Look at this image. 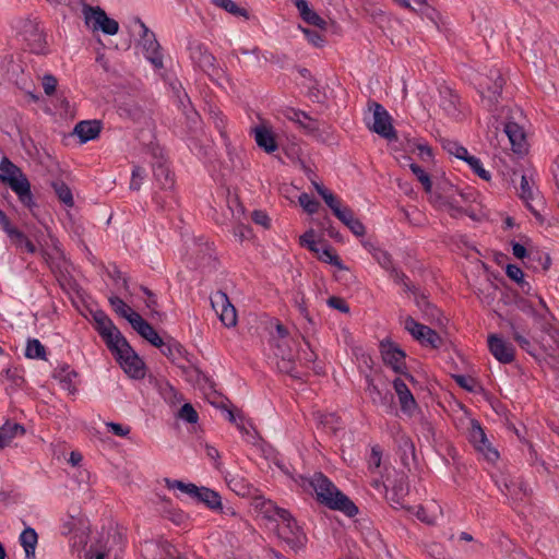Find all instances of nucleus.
<instances>
[{"label":"nucleus","mask_w":559,"mask_h":559,"mask_svg":"<svg viewBox=\"0 0 559 559\" xmlns=\"http://www.w3.org/2000/svg\"><path fill=\"white\" fill-rule=\"evenodd\" d=\"M477 198V192L474 189L459 188L443 180L438 183L429 200L437 209L445 211L452 216H459L468 213Z\"/></svg>","instance_id":"obj_1"},{"label":"nucleus","mask_w":559,"mask_h":559,"mask_svg":"<svg viewBox=\"0 0 559 559\" xmlns=\"http://www.w3.org/2000/svg\"><path fill=\"white\" fill-rule=\"evenodd\" d=\"M302 486L312 489L318 501L332 510L341 511L347 516H355L358 513L357 507L349 498L321 473H316L310 478L304 479Z\"/></svg>","instance_id":"obj_2"},{"label":"nucleus","mask_w":559,"mask_h":559,"mask_svg":"<svg viewBox=\"0 0 559 559\" xmlns=\"http://www.w3.org/2000/svg\"><path fill=\"white\" fill-rule=\"evenodd\" d=\"M0 180L12 189L25 206L32 209L35 205L28 179L17 166L5 157L0 162Z\"/></svg>","instance_id":"obj_3"},{"label":"nucleus","mask_w":559,"mask_h":559,"mask_svg":"<svg viewBox=\"0 0 559 559\" xmlns=\"http://www.w3.org/2000/svg\"><path fill=\"white\" fill-rule=\"evenodd\" d=\"M271 342L273 354L280 359L278 369L283 372H292L293 361L299 355L296 338L292 337L282 324H277Z\"/></svg>","instance_id":"obj_4"},{"label":"nucleus","mask_w":559,"mask_h":559,"mask_svg":"<svg viewBox=\"0 0 559 559\" xmlns=\"http://www.w3.org/2000/svg\"><path fill=\"white\" fill-rule=\"evenodd\" d=\"M115 355L119 366L132 379L145 377V364L142 358L132 349L126 338L118 341L109 348Z\"/></svg>","instance_id":"obj_5"},{"label":"nucleus","mask_w":559,"mask_h":559,"mask_svg":"<svg viewBox=\"0 0 559 559\" xmlns=\"http://www.w3.org/2000/svg\"><path fill=\"white\" fill-rule=\"evenodd\" d=\"M82 15L87 28L93 32H103L106 35H116L119 32V24L109 17L100 7H92L84 3Z\"/></svg>","instance_id":"obj_6"},{"label":"nucleus","mask_w":559,"mask_h":559,"mask_svg":"<svg viewBox=\"0 0 559 559\" xmlns=\"http://www.w3.org/2000/svg\"><path fill=\"white\" fill-rule=\"evenodd\" d=\"M277 535L293 549L301 548L306 543V535L297 525L290 514L285 511L277 521Z\"/></svg>","instance_id":"obj_7"},{"label":"nucleus","mask_w":559,"mask_h":559,"mask_svg":"<svg viewBox=\"0 0 559 559\" xmlns=\"http://www.w3.org/2000/svg\"><path fill=\"white\" fill-rule=\"evenodd\" d=\"M468 440L476 450L487 462L495 463L499 459V452L487 438L485 431L476 420H471L468 428Z\"/></svg>","instance_id":"obj_8"},{"label":"nucleus","mask_w":559,"mask_h":559,"mask_svg":"<svg viewBox=\"0 0 559 559\" xmlns=\"http://www.w3.org/2000/svg\"><path fill=\"white\" fill-rule=\"evenodd\" d=\"M404 329L423 346L437 348L441 344V337L436 331L406 316L403 321Z\"/></svg>","instance_id":"obj_9"},{"label":"nucleus","mask_w":559,"mask_h":559,"mask_svg":"<svg viewBox=\"0 0 559 559\" xmlns=\"http://www.w3.org/2000/svg\"><path fill=\"white\" fill-rule=\"evenodd\" d=\"M523 120L522 111L516 108L512 110L510 120L506 122L503 132L508 136L511 147L515 153H523L526 148V135L524 126L521 123Z\"/></svg>","instance_id":"obj_10"},{"label":"nucleus","mask_w":559,"mask_h":559,"mask_svg":"<svg viewBox=\"0 0 559 559\" xmlns=\"http://www.w3.org/2000/svg\"><path fill=\"white\" fill-rule=\"evenodd\" d=\"M371 112V120L368 122L370 129L385 139H394L395 131L392 126L391 116L383 106L378 103H372L369 106Z\"/></svg>","instance_id":"obj_11"},{"label":"nucleus","mask_w":559,"mask_h":559,"mask_svg":"<svg viewBox=\"0 0 559 559\" xmlns=\"http://www.w3.org/2000/svg\"><path fill=\"white\" fill-rule=\"evenodd\" d=\"M373 258L381 265V267L391 272L392 277L396 283L402 284L406 290H409L415 295V300L419 308L429 306V304L425 300L424 296L417 295L415 287L411 286V284L407 282L406 276L402 273H399L393 267L391 257L386 251H384L382 249H380L379 251H374Z\"/></svg>","instance_id":"obj_12"},{"label":"nucleus","mask_w":559,"mask_h":559,"mask_svg":"<svg viewBox=\"0 0 559 559\" xmlns=\"http://www.w3.org/2000/svg\"><path fill=\"white\" fill-rule=\"evenodd\" d=\"M211 305L225 326L233 328L236 325L237 312L225 293L216 292L211 297Z\"/></svg>","instance_id":"obj_13"},{"label":"nucleus","mask_w":559,"mask_h":559,"mask_svg":"<svg viewBox=\"0 0 559 559\" xmlns=\"http://www.w3.org/2000/svg\"><path fill=\"white\" fill-rule=\"evenodd\" d=\"M93 320L95 329L100 334L108 348H111L118 341L124 338L112 321L103 311L93 312Z\"/></svg>","instance_id":"obj_14"},{"label":"nucleus","mask_w":559,"mask_h":559,"mask_svg":"<svg viewBox=\"0 0 559 559\" xmlns=\"http://www.w3.org/2000/svg\"><path fill=\"white\" fill-rule=\"evenodd\" d=\"M380 349L384 364L393 371L404 374L406 371L405 353L391 341H382Z\"/></svg>","instance_id":"obj_15"},{"label":"nucleus","mask_w":559,"mask_h":559,"mask_svg":"<svg viewBox=\"0 0 559 559\" xmlns=\"http://www.w3.org/2000/svg\"><path fill=\"white\" fill-rule=\"evenodd\" d=\"M140 27L143 33L140 45L143 48L144 56L154 68L160 69L163 67V58L159 51V44L144 23L140 22Z\"/></svg>","instance_id":"obj_16"},{"label":"nucleus","mask_w":559,"mask_h":559,"mask_svg":"<svg viewBox=\"0 0 559 559\" xmlns=\"http://www.w3.org/2000/svg\"><path fill=\"white\" fill-rule=\"evenodd\" d=\"M488 348L491 355L501 364H510L514 360L515 349L513 345L498 334L488 336Z\"/></svg>","instance_id":"obj_17"},{"label":"nucleus","mask_w":559,"mask_h":559,"mask_svg":"<svg viewBox=\"0 0 559 559\" xmlns=\"http://www.w3.org/2000/svg\"><path fill=\"white\" fill-rule=\"evenodd\" d=\"M189 51L192 62L201 70L209 72L214 68L215 58L203 44L198 41L190 43Z\"/></svg>","instance_id":"obj_18"},{"label":"nucleus","mask_w":559,"mask_h":559,"mask_svg":"<svg viewBox=\"0 0 559 559\" xmlns=\"http://www.w3.org/2000/svg\"><path fill=\"white\" fill-rule=\"evenodd\" d=\"M489 79L492 81V85L488 83H481V97L484 102H487L488 106L491 107L498 102V97L501 94L503 86V79L498 70H491Z\"/></svg>","instance_id":"obj_19"},{"label":"nucleus","mask_w":559,"mask_h":559,"mask_svg":"<svg viewBox=\"0 0 559 559\" xmlns=\"http://www.w3.org/2000/svg\"><path fill=\"white\" fill-rule=\"evenodd\" d=\"M53 378L68 393L75 394L78 392V373L70 366H58L53 371Z\"/></svg>","instance_id":"obj_20"},{"label":"nucleus","mask_w":559,"mask_h":559,"mask_svg":"<svg viewBox=\"0 0 559 559\" xmlns=\"http://www.w3.org/2000/svg\"><path fill=\"white\" fill-rule=\"evenodd\" d=\"M393 388L399 397L402 411L409 415L413 414L417 408V403L406 383L397 378L393 381Z\"/></svg>","instance_id":"obj_21"},{"label":"nucleus","mask_w":559,"mask_h":559,"mask_svg":"<svg viewBox=\"0 0 559 559\" xmlns=\"http://www.w3.org/2000/svg\"><path fill=\"white\" fill-rule=\"evenodd\" d=\"M508 325L511 331L513 340L526 352L531 349V342L527 338L528 329L524 321L520 318H510Z\"/></svg>","instance_id":"obj_22"},{"label":"nucleus","mask_w":559,"mask_h":559,"mask_svg":"<svg viewBox=\"0 0 559 559\" xmlns=\"http://www.w3.org/2000/svg\"><path fill=\"white\" fill-rule=\"evenodd\" d=\"M254 140L259 147L266 153H273L277 150L275 136L271 128L265 124L257 126L253 129Z\"/></svg>","instance_id":"obj_23"},{"label":"nucleus","mask_w":559,"mask_h":559,"mask_svg":"<svg viewBox=\"0 0 559 559\" xmlns=\"http://www.w3.org/2000/svg\"><path fill=\"white\" fill-rule=\"evenodd\" d=\"M132 328L148 343L153 346L163 348L167 347L166 343L158 335V333L154 330V328L147 323L142 317H140L133 324Z\"/></svg>","instance_id":"obj_24"},{"label":"nucleus","mask_w":559,"mask_h":559,"mask_svg":"<svg viewBox=\"0 0 559 559\" xmlns=\"http://www.w3.org/2000/svg\"><path fill=\"white\" fill-rule=\"evenodd\" d=\"M25 428L12 421H7L0 427V449L11 445L14 439L23 437Z\"/></svg>","instance_id":"obj_25"},{"label":"nucleus","mask_w":559,"mask_h":559,"mask_svg":"<svg viewBox=\"0 0 559 559\" xmlns=\"http://www.w3.org/2000/svg\"><path fill=\"white\" fill-rule=\"evenodd\" d=\"M496 484L501 492L511 499L518 500L522 495H525L522 486L503 473L496 478Z\"/></svg>","instance_id":"obj_26"},{"label":"nucleus","mask_w":559,"mask_h":559,"mask_svg":"<svg viewBox=\"0 0 559 559\" xmlns=\"http://www.w3.org/2000/svg\"><path fill=\"white\" fill-rule=\"evenodd\" d=\"M99 132L100 123L97 120L81 121L74 128V134L82 143L96 139Z\"/></svg>","instance_id":"obj_27"},{"label":"nucleus","mask_w":559,"mask_h":559,"mask_svg":"<svg viewBox=\"0 0 559 559\" xmlns=\"http://www.w3.org/2000/svg\"><path fill=\"white\" fill-rule=\"evenodd\" d=\"M295 5L305 22L322 29L325 28L326 22L309 7L306 0H295Z\"/></svg>","instance_id":"obj_28"},{"label":"nucleus","mask_w":559,"mask_h":559,"mask_svg":"<svg viewBox=\"0 0 559 559\" xmlns=\"http://www.w3.org/2000/svg\"><path fill=\"white\" fill-rule=\"evenodd\" d=\"M346 227L349 228V230L357 237H362L366 233V228L364 224L354 216L350 209L347 206L342 210V213H340L336 216Z\"/></svg>","instance_id":"obj_29"},{"label":"nucleus","mask_w":559,"mask_h":559,"mask_svg":"<svg viewBox=\"0 0 559 559\" xmlns=\"http://www.w3.org/2000/svg\"><path fill=\"white\" fill-rule=\"evenodd\" d=\"M109 304L117 314L124 318L131 325L141 317L130 306H128L121 298L117 296L109 297Z\"/></svg>","instance_id":"obj_30"},{"label":"nucleus","mask_w":559,"mask_h":559,"mask_svg":"<svg viewBox=\"0 0 559 559\" xmlns=\"http://www.w3.org/2000/svg\"><path fill=\"white\" fill-rule=\"evenodd\" d=\"M193 499L203 502L212 510H221L222 509L221 496L218 495V492H216L210 488L199 487L198 492L195 493Z\"/></svg>","instance_id":"obj_31"},{"label":"nucleus","mask_w":559,"mask_h":559,"mask_svg":"<svg viewBox=\"0 0 559 559\" xmlns=\"http://www.w3.org/2000/svg\"><path fill=\"white\" fill-rule=\"evenodd\" d=\"M254 507L262 516L274 522L277 521V519L286 511L276 507L271 500H265L262 498H258L255 500Z\"/></svg>","instance_id":"obj_32"},{"label":"nucleus","mask_w":559,"mask_h":559,"mask_svg":"<svg viewBox=\"0 0 559 559\" xmlns=\"http://www.w3.org/2000/svg\"><path fill=\"white\" fill-rule=\"evenodd\" d=\"M38 536L34 528L26 527L20 535V543L25 551L27 559L35 558V550L37 545Z\"/></svg>","instance_id":"obj_33"},{"label":"nucleus","mask_w":559,"mask_h":559,"mask_svg":"<svg viewBox=\"0 0 559 559\" xmlns=\"http://www.w3.org/2000/svg\"><path fill=\"white\" fill-rule=\"evenodd\" d=\"M314 254L317 255V258L320 261H322L324 263H329V264L337 267L338 270H346V266L344 265V263L342 262L340 257L329 246H322L321 248H319V250Z\"/></svg>","instance_id":"obj_34"},{"label":"nucleus","mask_w":559,"mask_h":559,"mask_svg":"<svg viewBox=\"0 0 559 559\" xmlns=\"http://www.w3.org/2000/svg\"><path fill=\"white\" fill-rule=\"evenodd\" d=\"M284 116L286 117V119L299 124L300 127L307 130L314 129L313 120L304 111L297 110L295 108H287L284 111Z\"/></svg>","instance_id":"obj_35"},{"label":"nucleus","mask_w":559,"mask_h":559,"mask_svg":"<svg viewBox=\"0 0 559 559\" xmlns=\"http://www.w3.org/2000/svg\"><path fill=\"white\" fill-rule=\"evenodd\" d=\"M154 178L160 189L168 190L174 186V178L169 168L165 164H157L154 167Z\"/></svg>","instance_id":"obj_36"},{"label":"nucleus","mask_w":559,"mask_h":559,"mask_svg":"<svg viewBox=\"0 0 559 559\" xmlns=\"http://www.w3.org/2000/svg\"><path fill=\"white\" fill-rule=\"evenodd\" d=\"M85 559H111L110 548L106 543H94L85 551Z\"/></svg>","instance_id":"obj_37"},{"label":"nucleus","mask_w":559,"mask_h":559,"mask_svg":"<svg viewBox=\"0 0 559 559\" xmlns=\"http://www.w3.org/2000/svg\"><path fill=\"white\" fill-rule=\"evenodd\" d=\"M227 417L230 421L236 424V426L242 433L249 436L252 439L254 438L255 430L252 424L248 419H246L240 413L236 414L231 411H228Z\"/></svg>","instance_id":"obj_38"},{"label":"nucleus","mask_w":559,"mask_h":559,"mask_svg":"<svg viewBox=\"0 0 559 559\" xmlns=\"http://www.w3.org/2000/svg\"><path fill=\"white\" fill-rule=\"evenodd\" d=\"M166 487L170 490H178L181 493H185L191 498H194L198 492V486L191 483H183L181 480L176 479H166Z\"/></svg>","instance_id":"obj_39"},{"label":"nucleus","mask_w":559,"mask_h":559,"mask_svg":"<svg viewBox=\"0 0 559 559\" xmlns=\"http://www.w3.org/2000/svg\"><path fill=\"white\" fill-rule=\"evenodd\" d=\"M519 195L525 202L526 206L533 211L531 202L535 198V189L534 185L528 180L526 176L521 177Z\"/></svg>","instance_id":"obj_40"},{"label":"nucleus","mask_w":559,"mask_h":559,"mask_svg":"<svg viewBox=\"0 0 559 559\" xmlns=\"http://www.w3.org/2000/svg\"><path fill=\"white\" fill-rule=\"evenodd\" d=\"M225 481L230 490L239 496H246L249 493V488L243 478L237 475L226 474Z\"/></svg>","instance_id":"obj_41"},{"label":"nucleus","mask_w":559,"mask_h":559,"mask_svg":"<svg viewBox=\"0 0 559 559\" xmlns=\"http://www.w3.org/2000/svg\"><path fill=\"white\" fill-rule=\"evenodd\" d=\"M31 50L35 53H45L47 50L46 36L43 32L34 31L27 38Z\"/></svg>","instance_id":"obj_42"},{"label":"nucleus","mask_w":559,"mask_h":559,"mask_svg":"<svg viewBox=\"0 0 559 559\" xmlns=\"http://www.w3.org/2000/svg\"><path fill=\"white\" fill-rule=\"evenodd\" d=\"M25 356L29 359H46V349L36 338L27 341Z\"/></svg>","instance_id":"obj_43"},{"label":"nucleus","mask_w":559,"mask_h":559,"mask_svg":"<svg viewBox=\"0 0 559 559\" xmlns=\"http://www.w3.org/2000/svg\"><path fill=\"white\" fill-rule=\"evenodd\" d=\"M409 168H411L412 173L416 176L418 181L423 185L425 191L430 197L431 193H433L430 176L420 166H418L415 163H411Z\"/></svg>","instance_id":"obj_44"},{"label":"nucleus","mask_w":559,"mask_h":559,"mask_svg":"<svg viewBox=\"0 0 559 559\" xmlns=\"http://www.w3.org/2000/svg\"><path fill=\"white\" fill-rule=\"evenodd\" d=\"M214 4H216L218 8L224 9L228 13L236 15V16H243L245 19L249 17L248 11L243 8H240L235 1L233 0H213Z\"/></svg>","instance_id":"obj_45"},{"label":"nucleus","mask_w":559,"mask_h":559,"mask_svg":"<svg viewBox=\"0 0 559 559\" xmlns=\"http://www.w3.org/2000/svg\"><path fill=\"white\" fill-rule=\"evenodd\" d=\"M10 239L16 248L28 253H35L37 251L36 246L20 230H17Z\"/></svg>","instance_id":"obj_46"},{"label":"nucleus","mask_w":559,"mask_h":559,"mask_svg":"<svg viewBox=\"0 0 559 559\" xmlns=\"http://www.w3.org/2000/svg\"><path fill=\"white\" fill-rule=\"evenodd\" d=\"M299 243L302 247H306L311 252L316 253L319 248L322 247L321 242L316 239V234L313 229L307 230L299 237Z\"/></svg>","instance_id":"obj_47"},{"label":"nucleus","mask_w":559,"mask_h":559,"mask_svg":"<svg viewBox=\"0 0 559 559\" xmlns=\"http://www.w3.org/2000/svg\"><path fill=\"white\" fill-rule=\"evenodd\" d=\"M464 162L467 163V165L475 171V174H477L481 179L484 180H489L490 179V174L489 171H487L484 166H483V163L480 162L479 158H477L476 156H473L471 154L467 155V157L464 159Z\"/></svg>","instance_id":"obj_48"},{"label":"nucleus","mask_w":559,"mask_h":559,"mask_svg":"<svg viewBox=\"0 0 559 559\" xmlns=\"http://www.w3.org/2000/svg\"><path fill=\"white\" fill-rule=\"evenodd\" d=\"M147 546L148 547L155 546L159 549V552L156 556V559H175V556L177 554L176 548L166 540L162 542L159 544L150 543V544H147Z\"/></svg>","instance_id":"obj_49"},{"label":"nucleus","mask_w":559,"mask_h":559,"mask_svg":"<svg viewBox=\"0 0 559 559\" xmlns=\"http://www.w3.org/2000/svg\"><path fill=\"white\" fill-rule=\"evenodd\" d=\"M55 191L59 198V200L64 203L67 206L73 205V197L70 188L62 183L58 182L53 185Z\"/></svg>","instance_id":"obj_50"},{"label":"nucleus","mask_w":559,"mask_h":559,"mask_svg":"<svg viewBox=\"0 0 559 559\" xmlns=\"http://www.w3.org/2000/svg\"><path fill=\"white\" fill-rule=\"evenodd\" d=\"M444 148L449 152V154L462 160H464L469 154L464 146L454 141H447L444 143Z\"/></svg>","instance_id":"obj_51"},{"label":"nucleus","mask_w":559,"mask_h":559,"mask_svg":"<svg viewBox=\"0 0 559 559\" xmlns=\"http://www.w3.org/2000/svg\"><path fill=\"white\" fill-rule=\"evenodd\" d=\"M300 206L309 214H313L319 209V202L307 193H301L298 198Z\"/></svg>","instance_id":"obj_52"},{"label":"nucleus","mask_w":559,"mask_h":559,"mask_svg":"<svg viewBox=\"0 0 559 559\" xmlns=\"http://www.w3.org/2000/svg\"><path fill=\"white\" fill-rule=\"evenodd\" d=\"M179 417L189 424H195L199 418L195 409L192 407L191 404L188 403L183 404L182 407L180 408Z\"/></svg>","instance_id":"obj_53"},{"label":"nucleus","mask_w":559,"mask_h":559,"mask_svg":"<svg viewBox=\"0 0 559 559\" xmlns=\"http://www.w3.org/2000/svg\"><path fill=\"white\" fill-rule=\"evenodd\" d=\"M144 177H145V170L140 166H134L132 169L130 189L138 191L143 183Z\"/></svg>","instance_id":"obj_54"},{"label":"nucleus","mask_w":559,"mask_h":559,"mask_svg":"<svg viewBox=\"0 0 559 559\" xmlns=\"http://www.w3.org/2000/svg\"><path fill=\"white\" fill-rule=\"evenodd\" d=\"M299 29L305 34L308 41L314 47H322L324 45V38L318 32L301 26H299Z\"/></svg>","instance_id":"obj_55"},{"label":"nucleus","mask_w":559,"mask_h":559,"mask_svg":"<svg viewBox=\"0 0 559 559\" xmlns=\"http://www.w3.org/2000/svg\"><path fill=\"white\" fill-rule=\"evenodd\" d=\"M518 285H519V287H520V289H521V292L523 294L528 295V296H531V298L536 299V301L538 302L540 308L544 311H547V307H546V304H545L544 299L533 293V288H532V286H531V284L528 282L523 280V282H520Z\"/></svg>","instance_id":"obj_56"},{"label":"nucleus","mask_w":559,"mask_h":559,"mask_svg":"<svg viewBox=\"0 0 559 559\" xmlns=\"http://www.w3.org/2000/svg\"><path fill=\"white\" fill-rule=\"evenodd\" d=\"M326 205L332 210L333 214L337 216L340 213H342V210H344L345 206L341 205V202L337 200V198L330 191L324 197H322Z\"/></svg>","instance_id":"obj_57"},{"label":"nucleus","mask_w":559,"mask_h":559,"mask_svg":"<svg viewBox=\"0 0 559 559\" xmlns=\"http://www.w3.org/2000/svg\"><path fill=\"white\" fill-rule=\"evenodd\" d=\"M106 427L108 430L118 437H127L130 433V427L114 421H107Z\"/></svg>","instance_id":"obj_58"},{"label":"nucleus","mask_w":559,"mask_h":559,"mask_svg":"<svg viewBox=\"0 0 559 559\" xmlns=\"http://www.w3.org/2000/svg\"><path fill=\"white\" fill-rule=\"evenodd\" d=\"M515 304H516L518 309H520L521 311H523L532 317L536 316L537 310L534 308V302L532 299L526 300L524 298H519Z\"/></svg>","instance_id":"obj_59"},{"label":"nucleus","mask_w":559,"mask_h":559,"mask_svg":"<svg viewBox=\"0 0 559 559\" xmlns=\"http://www.w3.org/2000/svg\"><path fill=\"white\" fill-rule=\"evenodd\" d=\"M506 273L516 284H519L520 282H523V280H525L523 271L514 264H508L506 267Z\"/></svg>","instance_id":"obj_60"},{"label":"nucleus","mask_w":559,"mask_h":559,"mask_svg":"<svg viewBox=\"0 0 559 559\" xmlns=\"http://www.w3.org/2000/svg\"><path fill=\"white\" fill-rule=\"evenodd\" d=\"M41 84L45 93L51 95L57 87V79L50 74H46L41 79Z\"/></svg>","instance_id":"obj_61"},{"label":"nucleus","mask_w":559,"mask_h":559,"mask_svg":"<svg viewBox=\"0 0 559 559\" xmlns=\"http://www.w3.org/2000/svg\"><path fill=\"white\" fill-rule=\"evenodd\" d=\"M455 381H456V383H457L460 386H462V388L466 389V390H467V391H469V392H473V391H475V390H476L477 383H476V381H475L473 378H471V377H466V376H456V377H455Z\"/></svg>","instance_id":"obj_62"},{"label":"nucleus","mask_w":559,"mask_h":559,"mask_svg":"<svg viewBox=\"0 0 559 559\" xmlns=\"http://www.w3.org/2000/svg\"><path fill=\"white\" fill-rule=\"evenodd\" d=\"M167 518L177 525L185 524L188 519L187 514L180 510L169 511Z\"/></svg>","instance_id":"obj_63"},{"label":"nucleus","mask_w":559,"mask_h":559,"mask_svg":"<svg viewBox=\"0 0 559 559\" xmlns=\"http://www.w3.org/2000/svg\"><path fill=\"white\" fill-rule=\"evenodd\" d=\"M252 219L255 224H259L265 228L270 226V217L262 211H254L252 213Z\"/></svg>","instance_id":"obj_64"}]
</instances>
